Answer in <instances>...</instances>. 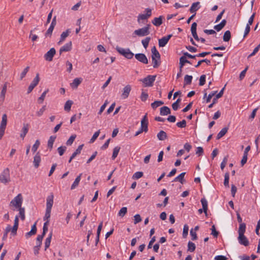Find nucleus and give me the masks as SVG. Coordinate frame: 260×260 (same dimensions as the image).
Returning <instances> with one entry per match:
<instances>
[{
    "label": "nucleus",
    "instance_id": "nucleus-33",
    "mask_svg": "<svg viewBox=\"0 0 260 260\" xmlns=\"http://www.w3.org/2000/svg\"><path fill=\"white\" fill-rule=\"evenodd\" d=\"M246 229V224L244 223H241L240 224L238 234L239 235L244 234Z\"/></svg>",
    "mask_w": 260,
    "mask_h": 260
},
{
    "label": "nucleus",
    "instance_id": "nucleus-6",
    "mask_svg": "<svg viewBox=\"0 0 260 260\" xmlns=\"http://www.w3.org/2000/svg\"><path fill=\"white\" fill-rule=\"evenodd\" d=\"M7 124V115L4 114L2 116V121L0 124V140L3 138Z\"/></svg>",
    "mask_w": 260,
    "mask_h": 260
},
{
    "label": "nucleus",
    "instance_id": "nucleus-18",
    "mask_svg": "<svg viewBox=\"0 0 260 260\" xmlns=\"http://www.w3.org/2000/svg\"><path fill=\"white\" fill-rule=\"evenodd\" d=\"M28 129H29V125H28V124H27V123H24L23 127H22V130H21V133L20 134V135L21 138H22V139H24V138L25 137V135H26V134L28 132Z\"/></svg>",
    "mask_w": 260,
    "mask_h": 260
},
{
    "label": "nucleus",
    "instance_id": "nucleus-20",
    "mask_svg": "<svg viewBox=\"0 0 260 260\" xmlns=\"http://www.w3.org/2000/svg\"><path fill=\"white\" fill-rule=\"evenodd\" d=\"M171 113L170 109L167 106H164L160 109V114L162 116L167 115Z\"/></svg>",
    "mask_w": 260,
    "mask_h": 260
},
{
    "label": "nucleus",
    "instance_id": "nucleus-57",
    "mask_svg": "<svg viewBox=\"0 0 260 260\" xmlns=\"http://www.w3.org/2000/svg\"><path fill=\"white\" fill-rule=\"evenodd\" d=\"M227 161H228V156H225L224 157L222 161L221 162V163L220 164V168L222 170H223L224 169V168H225V167L226 165Z\"/></svg>",
    "mask_w": 260,
    "mask_h": 260
},
{
    "label": "nucleus",
    "instance_id": "nucleus-51",
    "mask_svg": "<svg viewBox=\"0 0 260 260\" xmlns=\"http://www.w3.org/2000/svg\"><path fill=\"white\" fill-rule=\"evenodd\" d=\"M176 125L180 128L185 127L186 125V121L185 120L183 119L181 121L177 122Z\"/></svg>",
    "mask_w": 260,
    "mask_h": 260
},
{
    "label": "nucleus",
    "instance_id": "nucleus-2",
    "mask_svg": "<svg viewBox=\"0 0 260 260\" xmlns=\"http://www.w3.org/2000/svg\"><path fill=\"white\" fill-rule=\"evenodd\" d=\"M150 25L147 24L144 27L136 29L134 31V34L139 37H144L150 34Z\"/></svg>",
    "mask_w": 260,
    "mask_h": 260
},
{
    "label": "nucleus",
    "instance_id": "nucleus-25",
    "mask_svg": "<svg viewBox=\"0 0 260 260\" xmlns=\"http://www.w3.org/2000/svg\"><path fill=\"white\" fill-rule=\"evenodd\" d=\"M201 202L202 203L203 206V209L204 212L207 214V210H208V202L207 200L205 198H203L201 200Z\"/></svg>",
    "mask_w": 260,
    "mask_h": 260
},
{
    "label": "nucleus",
    "instance_id": "nucleus-23",
    "mask_svg": "<svg viewBox=\"0 0 260 260\" xmlns=\"http://www.w3.org/2000/svg\"><path fill=\"white\" fill-rule=\"evenodd\" d=\"M167 133L164 131H160L157 134V138L160 141H164L167 138Z\"/></svg>",
    "mask_w": 260,
    "mask_h": 260
},
{
    "label": "nucleus",
    "instance_id": "nucleus-38",
    "mask_svg": "<svg viewBox=\"0 0 260 260\" xmlns=\"http://www.w3.org/2000/svg\"><path fill=\"white\" fill-rule=\"evenodd\" d=\"M40 145V141L39 140H36L35 142V143L33 145L32 148H31V151H32L33 153H35L37 151Z\"/></svg>",
    "mask_w": 260,
    "mask_h": 260
},
{
    "label": "nucleus",
    "instance_id": "nucleus-3",
    "mask_svg": "<svg viewBox=\"0 0 260 260\" xmlns=\"http://www.w3.org/2000/svg\"><path fill=\"white\" fill-rule=\"evenodd\" d=\"M116 49L119 54L127 59H132L134 55V53L128 48L124 49L117 46Z\"/></svg>",
    "mask_w": 260,
    "mask_h": 260
},
{
    "label": "nucleus",
    "instance_id": "nucleus-50",
    "mask_svg": "<svg viewBox=\"0 0 260 260\" xmlns=\"http://www.w3.org/2000/svg\"><path fill=\"white\" fill-rule=\"evenodd\" d=\"M188 226L187 225L185 224L183 226L182 236L183 238H186L188 235Z\"/></svg>",
    "mask_w": 260,
    "mask_h": 260
},
{
    "label": "nucleus",
    "instance_id": "nucleus-43",
    "mask_svg": "<svg viewBox=\"0 0 260 260\" xmlns=\"http://www.w3.org/2000/svg\"><path fill=\"white\" fill-rule=\"evenodd\" d=\"M188 250L190 252H193L196 249V245L194 243L192 242L189 241L188 243Z\"/></svg>",
    "mask_w": 260,
    "mask_h": 260
},
{
    "label": "nucleus",
    "instance_id": "nucleus-9",
    "mask_svg": "<svg viewBox=\"0 0 260 260\" xmlns=\"http://www.w3.org/2000/svg\"><path fill=\"white\" fill-rule=\"evenodd\" d=\"M40 80L39 74L36 75V77L30 83L28 88L27 93H29L34 89V88L38 85Z\"/></svg>",
    "mask_w": 260,
    "mask_h": 260
},
{
    "label": "nucleus",
    "instance_id": "nucleus-7",
    "mask_svg": "<svg viewBox=\"0 0 260 260\" xmlns=\"http://www.w3.org/2000/svg\"><path fill=\"white\" fill-rule=\"evenodd\" d=\"M22 201V196L21 193H19L11 201L10 205L14 206L16 208L19 209L21 207Z\"/></svg>",
    "mask_w": 260,
    "mask_h": 260
},
{
    "label": "nucleus",
    "instance_id": "nucleus-11",
    "mask_svg": "<svg viewBox=\"0 0 260 260\" xmlns=\"http://www.w3.org/2000/svg\"><path fill=\"white\" fill-rule=\"evenodd\" d=\"M132 88L130 85H126L122 90V93L121 94V98L123 99H125L128 98L129 93L131 91Z\"/></svg>",
    "mask_w": 260,
    "mask_h": 260
},
{
    "label": "nucleus",
    "instance_id": "nucleus-59",
    "mask_svg": "<svg viewBox=\"0 0 260 260\" xmlns=\"http://www.w3.org/2000/svg\"><path fill=\"white\" fill-rule=\"evenodd\" d=\"M29 69V67H27L24 69V70L23 71V72L21 73V74L20 75V79H22L25 76V75L27 74V73L28 72Z\"/></svg>",
    "mask_w": 260,
    "mask_h": 260
},
{
    "label": "nucleus",
    "instance_id": "nucleus-47",
    "mask_svg": "<svg viewBox=\"0 0 260 260\" xmlns=\"http://www.w3.org/2000/svg\"><path fill=\"white\" fill-rule=\"evenodd\" d=\"M127 213V208L122 207L118 212V215L121 217H123Z\"/></svg>",
    "mask_w": 260,
    "mask_h": 260
},
{
    "label": "nucleus",
    "instance_id": "nucleus-44",
    "mask_svg": "<svg viewBox=\"0 0 260 260\" xmlns=\"http://www.w3.org/2000/svg\"><path fill=\"white\" fill-rule=\"evenodd\" d=\"M19 215L22 220H24L25 219V209L24 208H19Z\"/></svg>",
    "mask_w": 260,
    "mask_h": 260
},
{
    "label": "nucleus",
    "instance_id": "nucleus-21",
    "mask_svg": "<svg viewBox=\"0 0 260 260\" xmlns=\"http://www.w3.org/2000/svg\"><path fill=\"white\" fill-rule=\"evenodd\" d=\"M199 5H200V2H199L193 3L189 9V11L191 13H193V14L196 13V11L200 8Z\"/></svg>",
    "mask_w": 260,
    "mask_h": 260
},
{
    "label": "nucleus",
    "instance_id": "nucleus-55",
    "mask_svg": "<svg viewBox=\"0 0 260 260\" xmlns=\"http://www.w3.org/2000/svg\"><path fill=\"white\" fill-rule=\"evenodd\" d=\"M76 138L75 135L71 136L66 142L67 145H71Z\"/></svg>",
    "mask_w": 260,
    "mask_h": 260
},
{
    "label": "nucleus",
    "instance_id": "nucleus-16",
    "mask_svg": "<svg viewBox=\"0 0 260 260\" xmlns=\"http://www.w3.org/2000/svg\"><path fill=\"white\" fill-rule=\"evenodd\" d=\"M41 161V156L39 152H38L34 157L33 164L36 168H38Z\"/></svg>",
    "mask_w": 260,
    "mask_h": 260
},
{
    "label": "nucleus",
    "instance_id": "nucleus-49",
    "mask_svg": "<svg viewBox=\"0 0 260 260\" xmlns=\"http://www.w3.org/2000/svg\"><path fill=\"white\" fill-rule=\"evenodd\" d=\"M143 175L142 172H137L133 176V179H138L141 178Z\"/></svg>",
    "mask_w": 260,
    "mask_h": 260
},
{
    "label": "nucleus",
    "instance_id": "nucleus-32",
    "mask_svg": "<svg viewBox=\"0 0 260 260\" xmlns=\"http://www.w3.org/2000/svg\"><path fill=\"white\" fill-rule=\"evenodd\" d=\"M152 62L153 64V67L154 68H157L160 64V59H158L157 58H152Z\"/></svg>",
    "mask_w": 260,
    "mask_h": 260
},
{
    "label": "nucleus",
    "instance_id": "nucleus-17",
    "mask_svg": "<svg viewBox=\"0 0 260 260\" xmlns=\"http://www.w3.org/2000/svg\"><path fill=\"white\" fill-rule=\"evenodd\" d=\"M186 63H191L190 61L186 59V57L183 55V56H181L179 59V68L181 71H182V69Z\"/></svg>",
    "mask_w": 260,
    "mask_h": 260
},
{
    "label": "nucleus",
    "instance_id": "nucleus-26",
    "mask_svg": "<svg viewBox=\"0 0 260 260\" xmlns=\"http://www.w3.org/2000/svg\"><path fill=\"white\" fill-rule=\"evenodd\" d=\"M82 175V174L81 173L75 179V180L74 181V182H73V183L72 184V185L71 186V189H74V188H75L78 185V184L79 183V182H80V181L81 180V177Z\"/></svg>",
    "mask_w": 260,
    "mask_h": 260
},
{
    "label": "nucleus",
    "instance_id": "nucleus-37",
    "mask_svg": "<svg viewBox=\"0 0 260 260\" xmlns=\"http://www.w3.org/2000/svg\"><path fill=\"white\" fill-rule=\"evenodd\" d=\"M83 147V144L80 145L78 146L76 151L72 154V158H75L77 155L81 153Z\"/></svg>",
    "mask_w": 260,
    "mask_h": 260
},
{
    "label": "nucleus",
    "instance_id": "nucleus-39",
    "mask_svg": "<svg viewBox=\"0 0 260 260\" xmlns=\"http://www.w3.org/2000/svg\"><path fill=\"white\" fill-rule=\"evenodd\" d=\"M150 39V37H146L145 39L142 40V43L145 49L148 47Z\"/></svg>",
    "mask_w": 260,
    "mask_h": 260
},
{
    "label": "nucleus",
    "instance_id": "nucleus-36",
    "mask_svg": "<svg viewBox=\"0 0 260 260\" xmlns=\"http://www.w3.org/2000/svg\"><path fill=\"white\" fill-rule=\"evenodd\" d=\"M120 147L119 146L115 147L113 151V154L112 156V159H115V158L117 156L119 151L120 150Z\"/></svg>",
    "mask_w": 260,
    "mask_h": 260
},
{
    "label": "nucleus",
    "instance_id": "nucleus-52",
    "mask_svg": "<svg viewBox=\"0 0 260 260\" xmlns=\"http://www.w3.org/2000/svg\"><path fill=\"white\" fill-rule=\"evenodd\" d=\"M211 231V235H212L215 238H217L218 236L219 233L216 230L214 225L212 226Z\"/></svg>",
    "mask_w": 260,
    "mask_h": 260
},
{
    "label": "nucleus",
    "instance_id": "nucleus-61",
    "mask_svg": "<svg viewBox=\"0 0 260 260\" xmlns=\"http://www.w3.org/2000/svg\"><path fill=\"white\" fill-rule=\"evenodd\" d=\"M248 67H246V68L241 72L239 76V78L240 80H242L244 78L246 71L248 70Z\"/></svg>",
    "mask_w": 260,
    "mask_h": 260
},
{
    "label": "nucleus",
    "instance_id": "nucleus-30",
    "mask_svg": "<svg viewBox=\"0 0 260 260\" xmlns=\"http://www.w3.org/2000/svg\"><path fill=\"white\" fill-rule=\"evenodd\" d=\"M231 38V34L230 30H226L223 36V40L224 42H229Z\"/></svg>",
    "mask_w": 260,
    "mask_h": 260
},
{
    "label": "nucleus",
    "instance_id": "nucleus-46",
    "mask_svg": "<svg viewBox=\"0 0 260 260\" xmlns=\"http://www.w3.org/2000/svg\"><path fill=\"white\" fill-rule=\"evenodd\" d=\"M203 62H205L207 64H210L211 63V61L210 60H208L207 59H204L198 61L197 64L195 66V67L196 68L199 67L201 65V64H203Z\"/></svg>",
    "mask_w": 260,
    "mask_h": 260
},
{
    "label": "nucleus",
    "instance_id": "nucleus-63",
    "mask_svg": "<svg viewBox=\"0 0 260 260\" xmlns=\"http://www.w3.org/2000/svg\"><path fill=\"white\" fill-rule=\"evenodd\" d=\"M148 97V94L147 93L144 92H142L140 96L141 100L144 102L145 101Z\"/></svg>",
    "mask_w": 260,
    "mask_h": 260
},
{
    "label": "nucleus",
    "instance_id": "nucleus-22",
    "mask_svg": "<svg viewBox=\"0 0 260 260\" xmlns=\"http://www.w3.org/2000/svg\"><path fill=\"white\" fill-rule=\"evenodd\" d=\"M226 23V20L223 19L219 24L215 25L214 26V28L217 31H219L225 26Z\"/></svg>",
    "mask_w": 260,
    "mask_h": 260
},
{
    "label": "nucleus",
    "instance_id": "nucleus-8",
    "mask_svg": "<svg viewBox=\"0 0 260 260\" xmlns=\"http://www.w3.org/2000/svg\"><path fill=\"white\" fill-rule=\"evenodd\" d=\"M145 11L146 12V13L145 14H139L138 16V23H140L141 20H146L149 18L152 15V10L150 8H146L145 9Z\"/></svg>",
    "mask_w": 260,
    "mask_h": 260
},
{
    "label": "nucleus",
    "instance_id": "nucleus-42",
    "mask_svg": "<svg viewBox=\"0 0 260 260\" xmlns=\"http://www.w3.org/2000/svg\"><path fill=\"white\" fill-rule=\"evenodd\" d=\"M7 83H6L3 87V89L2 90L0 98L2 99V100L4 101L5 99V94L7 91Z\"/></svg>",
    "mask_w": 260,
    "mask_h": 260
},
{
    "label": "nucleus",
    "instance_id": "nucleus-31",
    "mask_svg": "<svg viewBox=\"0 0 260 260\" xmlns=\"http://www.w3.org/2000/svg\"><path fill=\"white\" fill-rule=\"evenodd\" d=\"M73 102L71 100H68L64 105V109L66 111H70L71 110V108L72 105H73Z\"/></svg>",
    "mask_w": 260,
    "mask_h": 260
},
{
    "label": "nucleus",
    "instance_id": "nucleus-10",
    "mask_svg": "<svg viewBox=\"0 0 260 260\" xmlns=\"http://www.w3.org/2000/svg\"><path fill=\"white\" fill-rule=\"evenodd\" d=\"M135 57L139 61L144 64H147L148 63V60L146 56L143 53L136 54L135 55Z\"/></svg>",
    "mask_w": 260,
    "mask_h": 260
},
{
    "label": "nucleus",
    "instance_id": "nucleus-48",
    "mask_svg": "<svg viewBox=\"0 0 260 260\" xmlns=\"http://www.w3.org/2000/svg\"><path fill=\"white\" fill-rule=\"evenodd\" d=\"M100 133V130H98L97 132H95L92 138L90 140V143H93L96 139V138L99 137Z\"/></svg>",
    "mask_w": 260,
    "mask_h": 260
},
{
    "label": "nucleus",
    "instance_id": "nucleus-34",
    "mask_svg": "<svg viewBox=\"0 0 260 260\" xmlns=\"http://www.w3.org/2000/svg\"><path fill=\"white\" fill-rule=\"evenodd\" d=\"M192 79V76L191 75H186L184 77V85L191 84Z\"/></svg>",
    "mask_w": 260,
    "mask_h": 260
},
{
    "label": "nucleus",
    "instance_id": "nucleus-62",
    "mask_svg": "<svg viewBox=\"0 0 260 260\" xmlns=\"http://www.w3.org/2000/svg\"><path fill=\"white\" fill-rule=\"evenodd\" d=\"M217 91H215L210 93L206 99V102H210L212 98L217 93Z\"/></svg>",
    "mask_w": 260,
    "mask_h": 260
},
{
    "label": "nucleus",
    "instance_id": "nucleus-35",
    "mask_svg": "<svg viewBox=\"0 0 260 260\" xmlns=\"http://www.w3.org/2000/svg\"><path fill=\"white\" fill-rule=\"evenodd\" d=\"M81 82V80L79 78H75L71 85L72 87L77 88Z\"/></svg>",
    "mask_w": 260,
    "mask_h": 260
},
{
    "label": "nucleus",
    "instance_id": "nucleus-4",
    "mask_svg": "<svg viewBox=\"0 0 260 260\" xmlns=\"http://www.w3.org/2000/svg\"><path fill=\"white\" fill-rule=\"evenodd\" d=\"M10 171L8 168L4 170L0 175V181L6 184L10 181Z\"/></svg>",
    "mask_w": 260,
    "mask_h": 260
},
{
    "label": "nucleus",
    "instance_id": "nucleus-53",
    "mask_svg": "<svg viewBox=\"0 0 260 260\" xmlns=\"http://www.w3.org/2000/svg\"><path fill=\"white\" fill-rule=\"evenodd\" d=\"M260 48V44L257 45L253 50V52L248 55V58H250L253 56H254L259 50Z\"/></svg>",
    "mask_w": 260,
    "mask_h": 260
},
{
    "label": "nucleus",
    "instance_id": "nucleus-56",
    "mask_svg": "<svg viewBox=\"0 0 260 260\" xmlns=\"http://www.w3.org/2000/svg\"><path fill=\"white\" fill-rule=\"evenodd\" d=\"M206 82V75H203L201 76L200 78V82H199V85L200 86H203L205 84Z\"/></svg>",
    "mask_w": 260,
    "mask_h": 260
},
{
    "label": "nucleus",
    "instance_id": "nucleus-64",
    "mask_svg": "<svg viewBox=\"0 0 260 260\" xmlns=\"http://www.w3.org/2000/svg\"><path fill=\"white\" fill-rule=\"evenodd\" d=\"M215 260H227L228 258L223 255H217L214 258Z\"/></svg>",
    "mask_w": 260,
    "mask_h": 260
},
{
    "label": "nucleus",
    "instance_id": "nucleus-45",
    "mask_svg": "<svg viewBox=\"0 0 260 260\" xmlns=\"http://www.w3.org/2000/svg\"><path fill=\"white\" fill-rule=\"evenodd\" d=\"M203 62H205L207 64H210L211 63V61L210 60H208L207 59H204L198 61L197 64L195 66V67L196 68L199 67L201 65V64H203Z\"/></svg>",
    "mask_w": 260,
    "mask_h": 260
},
{
    "label": "nucleus",
    "instance_id": "nucleus-19",
    "mask_svg": "<svg viewBox=\"0 0 260 260\" xmlns=\"http://www.w3.org/2000/svg\"><path fill=\"white\" fill-rule=\"evenodd\" d=\"M163 16H160L159 17H155L152 21V24L156 26H159L162 23Z\"/></svg>",
    "mask_w": 260,
    "mask_h": 260
},
{
    "label": "nucleus",
    "instance_id": "nucleus-54",
    "mask_svg": "<svg viewBox=\"0 0 260 260\" xmlns=\"http://www.w3.org/2000/svg\"><path fill=\"white\" fill-rule=\"evenodd\" d=\"M66 146H60L57 148L58 152L60 156H61L63 154L64 152L66 150Z\"/></svg>",
    "mask_w": 260,
    "mask_h": 260
},
{
    "label": "nucleus",
    "instance_id": "nucleus-40",
    "mask_svg": "<svg viewBox=\"0 0 260 260\" xmlns=\"http://www.w3.org/2000/svg\"><path fill=\"white\" fill-rule=\"evenodd\" d=\"M56 24V16H54L52 20L51 25H50V36L51 35L52 32Z\"/></svg>",
    "mask_w": 260,
    "mask_h": 260
},
{
    "label": "nucleus",
    "instance_id": "nucleus-1",
    "mask_svg": "<svg viewBox=\"0 0 260 260\" xmlns=\"http://www.w3.org/2000/svg\"><path fill=\"white\" fill-rule=\"evenodd\" d=\"M49 197L46 199V214L44 217V220L46 221L44 223L43 228V233L41 235H38L37 238V244L39 245V246H41L42 243V240L45 235L46 233L48 231V223L49 222Z\"/></svg>",
    "mask_w": 260,
    "mask_h": 260
},
{
    "label": "nucleus",
    "instance_id": "nucleus-5",
    "mask_svg": "<svg viewBox=\"0 0 260 260\" xmlns=\"http://www.w3.org/2000/svg\"><path fill=\"white\" fill-rule=\"evenodd\" d=\"M156 77V75H148L144 79H141L140 81L145 85V87H151L152 86Z\"/></svg>",
    "mask_w": 260,
    "mask_h": 260
},
{
    "label": "nucleus",
    "instance_id": "nucleus-29",
    "mask_svg": "<svg viewBox=\"0 0 260 260\" xmlns=\"http://www.w3.org/2000/svg\"><path fill=\"white\" fill-rule=\"evenodd\" d=\"M164 102L161 101H155L153 103H151V106L152 109H155L157 107L164 105Z\"/></svg>",
    "mask_w": 260,
    "mask_h": 260
},
{
    "label": "nucleus",
    "instance_id": "nucleus-15",
    "mask_svg": "<svg viewBox=\"0 0 260 260\" xmlns=\"http://www.w3.org/2000/svg\"><path fill=\"white\" fill-rule=\"evenodd\" d=\"M72 43L71 41L67 43L60 48L59 54L60 55L63 52H68L70 51L72 49Z\"/></svg>",
    "mask_w": 260,
    "mask_h": 260
},
{
    "label": "nucleus",
    "instance_id": "nucleus-24",
    "mask_svg": "<svg viewBox=\"0 0 260 260\" xmlns=\"http://www.w3.org/2000/svg\"><path fill=\"white\" fill-rule=\"evenodd\" d=\"M69 29H67L66 31H63L60 36L59 41L58 42V44H60L61 42L64 41L65 39L69 35L70 33Z\"/></svg>",
    "mask_w": 260,
    "mask_h": 260
},
{
    "label": "nucleus",
    "instance_id": "nucleus-28",
    "mask_svg": "<svg viewBox=\"0 0 260 260\" xmlns=\"http://www.w3.org/2000/svg\"><path fill=\"white\" fill-rule=\"evenodd\" d=\"M185 175V172L181 173L179 176L175 178L174 181H179L181 183L183 184L184 182V177Z\"/></svg>",
    "mask_w": 260,
    "mask_h": 260
},
{
    "label": "nucleus",
    "instance_id": "nucleus-13",
    "mask_svg": "<svg viewBox=\"0 0 260 260\" xmlns=\"http://www.w3.org/2000/svg\"><path fill=\"white\" fill-rule=\"evenodd\" d=\"M147 116V114H146L141 121V128L144 130V132L148 131V122Z\"/></svg>",
    "mask_w": 260,
    "mask_h": 260
},
{
    "label": "nucleus",
    "instance_id": "nucleus-12",
    "mask_svg": "<svg viewBox=\"0 0 260 260\" xmlns=\"http://www.w3.org/2000/svg\"><path fill=\"white\" fill-rule=\"evenodd\" d=\"M172 35H169L166 37H164L162 38L159 39L158 40V45L160 47H162L166 46V45L168 43L169 40L172 37Z\"/></svg>",
    "mask_w": 260,
    "mask_h": 260
},
{
    "label": "nucleus",
    "instance_id": "nucleus-58",
    "mask_svg": "<svg viewBox=\"0 0 260 260\" xmlns=\"http://www.w3.org/2000/svg\"><path fill=\"white\" fill-rule=\"evenodd\" d=\"M142 220V218L139 214H136L134 216V223L137 224Z\"/></svg>",
    "mask_w": 260,
    "mask_h": 260
},
{
    "label": "nucleus",
    "instance_id": "nucleus-14",
    "mask_svg": "<svg viewBox=\"0 0 260 260\" xmlns=\"http://www.w3.org/2000/svg\"><path fill=\"white\" fill-rule=\"evenodd\" d=\"M238 240L241 245L247 246L249 245V241L247 238L245 236L244 234L239 235Z\"/></svg>",
    "mask_w": 260,
    "mask_h": 260
},
{
    "label": "nucleus",
    "instance_id": "nucleus-60",
    "mask_svg": "<svg viewBox=\"0 0 260 260\" xmlns=\"http://www.w3.org/2000/svg\"><path fill=\"white\" fill-rule=\"evenodd\" d=\"M197 24L196 22H193L192 24H191V34H194V33H196L197 32Z\"/></svg>",
    "mask_w": 260,
    "mask_h": 260
},
{
    "label": "nucleus",
    "instance_id": "nucleus-41",
    "mask_svg": "<svg viewBox=\"0 0 260 260\" xmlns=\"http://www.w3.org/2000/svg\"><path fill=\"white\" fill-rule=\"evenodd\" d=\"M229 173L228 172L225 173L224 175V180L223 183L225 187H229Z\"/></svg>",
    "mask_w": 260,
    "mask_h": 260
},
{
    "label": "nucleus",
    "instance_id": "nucleus-27",
    "mask_svg": "<svg viewBox=\"0 0 260 260\" xmlns=\"http://www.w3.org/2000/svg\"><path fill=\"white\" fill-rule=\"evenodd\" d=\"M228 131V127H225L223 128L217 135V139H219L224 136Z\"/></svg>",
    "mask_w": 260,
    "mask_h": 260
}]
</instances>
